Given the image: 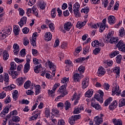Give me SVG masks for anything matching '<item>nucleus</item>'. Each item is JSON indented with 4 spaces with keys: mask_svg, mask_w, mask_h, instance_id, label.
<instances>
[{
    "mask_svg": "<svg viewBox=\"0 0 125 125\" xmlns=\"http://www.w3.org/2000/svg\"><path fill=\"white\" fill-rule=\"evenodd\" d=\"M103 86L104 89H106V90H108V89L110 88V85H109L108 83H104Z\"/></svg>",
    "mask_w": 125,
    "mask_h": 125,
    "instance_id": "obj_59",
    "label": "nucleus"
},
{
    "mask_svg": "<svg viewBox=\"0 0 125 125\" xmlns=\"http://www.w3.org/2000/svg\"><path fill=\"white\" fill-rule=\"evenodd\" d=\"M112 95H115V94H116V95H119V94H121V90H120V87L118 85L114 86V87L112 88Z\"/></svg>",
    "mask_w": 125,
    "mask_h": 125,
    "instance_id": "obj_6",
    "label": "nucleus"
},
{
    "mask_svg": "<svg viewBox=\"0 0 125 125\" xmlns=\"http://www.w3.org/2000/svg\"><path fill=\"white\" fill-rule=\"evenodd\" d=\"M92 46L93 47H97L98 46H101V43H99V42L97 40H95L92 42Z\"/></svg>",
    "mask_w": 125,
    "mask_h": 125,
    "instance_id": "obj_19",
    "label": "nucleus"
},
{
    "mask_svg": "<svg viewBox=\"0 0 125 125\" xmlns=\"http://www.w3.org/2000/svg\"><path fill=\"white\" fill-rule=\"evenodd\" d=\"M73 80L77 83V82H80L81 81V78H80V74L78 73H75L73 75Z\"/></svg>",
    "mask_w": 125,
    "mask_h": 125,
    "instance_id": "obj_25",
    "label": "nucleus"
},
{
    "mask_svg": "<svg viewBox=\"0 0 125 125\" xmlns=\"http://www.w3.org/2000/svg\"><path fill=\"white\" fill-rule=\"evenodd\" d=\"M31 43L33 46H37V44H36V38H32V40L31 41Z\"/></svg>",
    "mask_w": 125,
    "mask_h": 125,
    "instance_id": "obj_62",
    "label": "nucleus"
},
{
    "mask_svg": "<svg viewBox=\"0 0 125 125\" xmlns=\"http://www.w3.org/2000/svg\"><path fill=\"white\" fill-rule=\"evenodd\" d=\"M105 73H106V71H105L104 67L101 66L98 69V71L97 72V75L98 76H99V77H102V76H104Z\"/></svg>",
    "mask_w": 125,
    "mask_h": 125,
    "instance_id": "obj_9",
    "label": "nucleus"
},
{
    "mask_svg": "<svg viewBox=\"0 0 125 125\" xmlns=\"http://www.w3.org/2000/svg\"><path fill=\"white\" fill-rule=\"evenodd\" d=\"M80 6V3L76 2L73 5V9H79Z\"/></svg>",
    "mask_w": 125,
    "mask_h": 125,
    "instance_id": "obj_57",
    "label": "nucleus"
},
{
    "mask_svg": "<svg viewBox=\"0 0 125 125\" xmlns=\"http://www.w3.org/2000/svg\"><path fill=\"white\" fill-rule=\"evenodd\" d=\"M74 13L76 16V17H80L81 16V14H80V11L79 9H73Z\"/></svg>",
    "mask_w": 125,
    "mask_h": 125,
    "instance_id": "obj_44",
    "label": "nucleus"
},
{
    "mask_svg": "<svg viewBox=\"0 0 125 125\" xmlns=\"http://www.w3.org/2000/svg\"><path fill=\"white\" fill-rule=\"evenodd\" d=\"M119 36L120 37H124V36H125V29L124 28V27H122L121 28V29L119 30Z\"/></svg>",
    "mask_w": 125,
    "mask_h": 125,
    "instance_id": "obj_33",
    "label": "nucleus"
},
{
    "mask_svg": "<svg viewBox=\"0 0 125 125\" xmlns=\"http://www.w3.org/2000/svg\"><path fill=\"white\" fill-rule=\"evenodd\" d=\"M91 3L93 4H99L100 3V0H90Z\"/></svg>",
    "mask_w": 125,
    "mask_h": 125,
    "instance_id": "obj_58",
    "label": "nucleus"
},
{
    "mask_svg": "<svg viewBox=\"0 0 125 125\" xmlns=\"http://www.w3.org/2000/svg\"><path fill=\"white\" fill-rule=\"evenodd\" d=\"M87 86H88V80H87V77H86L82 82V87L83 88H86Z\"/></svg>",
    "mask_w": 125,
    "mask_h": 125,
    "instance_id": "obj_16",
    "label": "nucleus"
},
{
    "mask_svg": "<svg viewBox=\"0 0 125 125\" xmlns=\"http://www.w3.org/2000/svg\"><path fill=\"white\" fill-rule=\"evenodd\" d=\"M70 106H71V104L70 103V102H68L67 101H66L65 103V106H64L66 111L69 109Z\"/></svg>",
    "mask_w": 125,
    "mask_h": 125,
    "instance_id": "obj_47",
    "label": "nucleus"
},
{
    "mask_svg": "<svg viewBox=\"0 0 125 125\" xmlns=\"http://www.w3.org/2000/svg\"><path fill=\"white\" fill-rule=\"evenodd\" d=\"M31 59H32V57H31V55H27L26 56V63H30V62L31 61Z\"/></svg>",
    "mask_w": 125,
    "mask_h": 125,
    "instance_id": "obj_64",
    "label": "nucleus"
},
{
    "mask_svg": "<svg viewBox=\"0 0 125 125\" xmlns=\"http://www.w3.org/2000/svg\"><path fill=\"white\" fill-rule=\"evenodd\" d=\"M120 53V52L119 51H115L114 52H113L111 53L110 55H109V57L110 58H113V57H115V56L118 55Z\"/></svg>",
    "mask_w": 125,
    "mask_h": 125,
    "instance_id": "obj_34",
    "label": "nucleus"
},
{
    "mask_svg": "<svg viewBox=\"0 0 125 125\" xmlns=\"http://www.w3.org/2000/svg\"><path fill=\"white\" fill-rule=\"evenodd\" d=\"M29 31H30V29H29V28L27 27H25L22 29V32L23 34H28Z\"/></svg>",
    "mask_w": 125,
    "mask_h": 125,
    "instance_id": "obj_63",
    "label": "nucleus"
},
{
    "mask_svg": "<svg viewBox=\"0 0 125 125\" xmlns=\"http://www.w3.org/2000/svg\"><path fill=\"white\" fill-rule=\"evenodd\" d=\"M91 106L93 108H94L95 109H96V110H102V108L101 107V106H100V105H99V104L96 103V101L94 100L92 101Z\"/></svg>",
    "mask_w": 125,
    "mask_h": 125,
    "instance_id": "obj_7",
    "label": "nucleus"
},
{
    "mask_svg": "<svg viewBox=\"0 0 125 125\" xmlns=\"http://www.w3.org/2000/svg\"><path fill=\"white\" fill-rule=\"evenodd\" d=\"M119 42V39L117 37H113L111 39V41L109 42L110 43H117Z\"/></svg>",
    "mask_w": 125,
    "mask_h": 125,
    "instance_id": "obj_37",
    "label": "nucleus"
},
{
    "mask_svg": "<svg viewBox=\"0 0 125 125\" xmlns=\"http://www.w3.org/2000/svg\"><path fill=\"white\" fill-rule=\"evenodd\" d=\"M48 64L49 65V68H50V69H56V66L54 65V63H53V62H50V61H48Z\"/></svg>",
    "mask_w": 125,
    "mask_h": 125,
    "instance_id": "obj_38",
    "label": "nucleus"
},
{
    "mask_svg": "<svg viewBox=\"0 0 125 125\" xmlns=\"http://www.w3.org/2000/svg\"><path fill=\"white\" fill-rule=\"evenodd\" d=\"M65 64H67L66 67H68V66H69V67H72L73 66V63H72V62L71 61H69V60L65 61Z\"/></svg>",
    "mask_w": 125,
    "mask_h": 125,
    "instance_id": "obj_53",
    "label": "nucleus"
},
{
    "mask_svg": "<svg viewBox=\"0 0 125 125\" xmlns=\"http://www.w3.org/2000/svg\"><path fill=\"white\" fill-rule=\"evenodd\" d=\"M3 80L5 83H9V76L7 73H5L3 76Z\"/></svg>",
    "mask_w": 125,
    "mask_h": 125,
    "instance_id": "obj_27",
    "label": "nucleus"
},
{
    "mask_svg": "<svg viewBox=\"0 0 125 125\" xmlns=\"http://www.w3.org/2000/svg\"><path fill=\"white\" fill-rule=\"evenodd\" d=\"M39 4L40 5L41 9H44L45 8V5H46V3L44 2L43 0H40L39 1Z\"/></svg>",
    "mask_w": 125,
    "mask_h": 125,
    "instance_id": "obj_23",
    "label": "nucleus"
},
{
    "mask_svg": "<svg viewBox=\"0 0 125 125\" xmlns=\"http://www.w3.org/2000/svg\"><path fill=\"white\" fill-rule=\"evenodd\" d=\"M44 39L46 42H49L52 39V35L50 32H46L44 36Z\"/></svg>",
    "mask_w": 125,
    "mask_h": 125,
    "instance_id": "obj_10",
    "label": "nucleus"
},
{
    "mask_svg": "<svg viewBox=\"0 0 125 125\" xmlns=\"http://www.w3.org/2000/svg\"><path fill=\"white\" fill-rule=\"evenodd\" d=\"M58 92L59 94H62V95H64V96L65 95H67V94H68V92L66 91V85L63 84L59 88Z\"/></svg>",
    "mask_w": 125,
    "mask_h": 125,
    "instance_id": "obj_5",
    "label": "nucleus"
},
{
    "mask_svg": "<svg viewBox=\"0 0 125 125\" xmlns=\"http://www.w3.org/2000/svg\"><path fill=\"white\" fill-rule=\"evenodd\" d=\"M30 85H31V81H27L25 83L24 87L26 89H28V88H29V87H30Z\"/></svg>",
    "mask_w": 125,
    "mask_h": 125,
    "instance_id": "obj_43",
    "label": "nucleus"
},
{
    "mask_svg": "<svg viewBox=\"0 0 125 125\" xmlns=\"http://www.w3.org/2000/svg\"><path fill=\"white\" fill-rule=\"evenodd\" d=\"M2 32H4V33L7 35V36L10 35L11 33V27H6L2 30Z\"/></svg>",
    "mask_w": 125,
    "mask_h": 125,
    "instance_id": "obj_17",
    "label": "nucleus"
},
{
    "mask_svg": "<svg viewBox=\"0 0 125 125\" xmlns=\"http://www.w3.org/2000/svg\"><path fill=\"white\" fill-rule=\"evenodd\" d=\"M71 99L72 101L75 100L74 103V105H77V104L79 103V100H80V96H77V93H75L73 95V98Z\"/></svg>",
    "mask_w": 125,
    "mask_h": 125,
    "instance_id": "obj_15",
    "label": "nucleus"
},
{
    "mask_svg": "<svg viewBox=\"0 0 125 125\" xmlns=\"http://www.w3.org/2000/svg\"><path fill=\"white\" fill-rule=\"evenodd\" d=\"M20 55L21 56H24L26 55V49H22L21 51H20Z\"/></svg>",
    "mask_w": 125,
    "mask_h": 125,
    "instance_id": "obj_60",
    "label": "nucleus"
},
{
    "mask_svg": "<svg viewBox=\"0 0 125 125\" xmlns=\"http://www.w3.org/2000/svg\"><path fill=\"white\" fill-rule=\"evenodd\" d=\"M36 1L37 0H29L28 4V5H30V6H32V5H34V4H35Z\"/></svg>",
    "mask_w": 125,
    "mask_h": 125,
    "instance_id": "obj_61",
    "label": "nucleus"
},
{
    "mask_svg": "<svg viewBox=\"0 0 125 125\" xmlns=\"http://www.w3.org/2000/svg\"><path fill=\"white\" fill-rule=\"evenodd\" d=\"M24 83H25V81H24L23 78L21 77L17 79V83L18 85H22Z\"/></svg>",
    "mask_w": 125,
    "mask_h": 125,
    "instance_id": "obj_18",
    "label": "nucleus"
},
{
    "mask_svg": "<svg viewBox=\"0 0 125 125\" xmlns=\"http://www.w3.org/2000/svg\"><path fill=\"white\" fill-rule=\"evenodd\" d=\"M100 48H96L93 50V53H94L95 55L98 54V53H100Z\"/></svg>",
    "mask_w": 125,
    "mask_h": 125,
    "instance_id": "obj_54",
    "label": "nucleus"
},
{
    "mask_svg": "<svg viewBox=\"0 0 125 125\" xmlns=\"http://www.w3.org/2000/svg\"><path fill=\"white\" fill-rule=\"evenodd\" d=\"M35 87H36V91H35L36 95H38V94H39L41 92L40 91V90H41V85H36Z\"/></svg>",
    "mask_w": 125,
    "mask_h": 125,
    "instance_id": "obj_41",
    "label": "nucleus"
},
{
    "mask_svg": "<svg viewBox=\"0 0 125 125\" xmlns=\"http://www.w3.org/2000/svg\"><path fill=\"white\" fill-rule=\"evenodd\" d=\"M113 72L115 74H117V75H120V67H115Z\"/></svg>",
    "mask_w": 125,
    "mask_h": 125,
    "instance_id": "obj_51",
    "label": "nucleus"
},
{
    "mask_svg": "<svg viewBox=\"0 0 125 125\" xmlns=\"http://www.w3.org/2000/svg\"><path fill=\"white\" fill-rule=\"evenodd\" d=\"M26 23H27V17H23L21 19L20 21L19 22V24L22 28L24 26V23L26 24Z\"/></svg>",
    "mask_w": 125,
    "mask_h": 125,
    "instance_id": "obj_11",
    "label": "nucleus"
},
{
    "mask_svg": "<svg viewBox=\"0 0 125 125\" xmlns=\"http://www.w3.org/2000/svg\"><path fill=\"white\" fill-rule=\"evenodd\" d=\"M19 32H20V28H19V26H15L14 27V33L15 36H18V35H19Z\"/></svg>",
    "mask_w": 125,
    "mask_h": 125,
    "instance_id": "obj_26",
    "label": "nucleus"
},
{
    "mask_svg": "<svg viewBox=\"0 0 125 125\" xmlns=\"http://www.w3.org/2000/svg\"><path fill=\"white\" fill-rule=\"evenodd\" d=\"M3 58L4 60H7L9 57V54H8V53L6 51H4L3 52Z\"/></svg>",
    "mask_w": 125,
    "mask_h": 125,
    "instance_id": "obj_31",
    "label": "nucleus"
},
{
    "mask_svg": "<svg viewBox=\"0 0 125 125\" xmlns=\"http://www.w3.org/2000/svg\"><path fill=\"white\" fill-rule=\"evenodd\" d=\"M118 105V103L116 101H114L109 106V110H113V109L116 108Z\"/></svg>",
    "mask_w": 125,
    "mask_h": 125,
    "instance_id": "obj_21",
    "label": "nucleus"
},
{
    "mask_svg": "<svg viewBox=\"0 0 125 125\" xmlns=\"http://www.w3.org/2000/svg\"><path fill=\"white\" fill-rule=\"evenodd\" d=\"M6 37H7V35L4 33V32L1 31L0 32V40H4Z\"/></svg>",
    "mask_w": 125,
    "mask_h": 125,
    "instance_id": "obj_30",
    "label": "nucleus"
},
{
    "mask_svg": "<svg viewBox=\"0 0 125 125\" xmlns=\"http://www.w3.org/2000/svg\"><path fill=\"white\" fill-rule=\"evenodd\" d=\"M92 94H93V90L90 89L88 90L85 94V97H91L92 96Z\"/></svg>",
    "mask_w": 125,
    "mask_h": 125,
    "instance_id": "obj_24",
    "label": "nucleus"
},
{
    "mask_svg": "<svg viewBox=\"0 0 125 125\" xmlns=\"http://www.w3.org/2000/svg\"><path fill=\"white\" fill-rule=\"evenodd\" d=\"M29 43H30V41L28 40V38H24L23 40V45L26 46V45H29Z\"/></svg>",
    "mask_w": 125,
    "mask_h": 125,
    "instance_id": "obj_48",
    "label": "nucleus"
},
{
    "mask_svg": "<svg viewBox=\"0 0 125 125\" xmlns=\"http://www.w3.org/2000/svg\"><path fill=\"white\" fill-rule=\"evenodd\" d=\"M83 105H79L78 107L75 109L73 111V114H80L81 111H83Z\"/></svg>",
    "mask_w": 125,
    "mask_h": 125,
    "instance_id": "obj_14",
    "label": "nucleus"
},
{
    "mask_svg": "<svg viewBox=\"0 0 125 125\" xmlns=\"http://www.w3.org/2000/svg\"><path fill=\"white\" fill-rule=\"evenodd\" d=\"M51 16L52 18H55L56 16V9L53 8L51 11Z\"/></svg>",
    "mask_w": 125,
    "mask_h": 125,
    "instance_id": "obj_49",
    "label": "nucleus"
},
{
    "mask_svg": "<svg viewBox=\"0 0 125 125\" xmlns=\"http://www.w3.org/2000/svg\"><path fill=\"white\" fill-rule=\"evenodd\" d=\"M98 93L96 94L94 96V98L99 101L100 103H103V96H104V93L102 90H99Z\"/></svg>",
    "mask_w": 125,
    "mask_h": 125,
    "instance_id": "obj_1",
    "label": "nucleus"
},
{
    "mask_svg": "<svg viewBox=\"0 0 125 125\" xmlns=\"http://www.w3.org/2000/svg\"><path fill=\"white\" fill-rule=\"evenodd\" d=\"M14 51L13 52L14 53L15 55H17L18 53H19V45L17 43L14 44L13 45Z\"/></svg>",
    "mask_w": 125,
    "mask_h": 125,
    "instance_id": "obj_12",
    "label": "nucleus"
},
{
    "mask_svg": "<svg viewBox=\"0 0 125 125\" xmlns=\"http://www.w3.org/2000/svg\"><path fill=\"white\" fill-rule=\"evenodd\" d=\"M48 94L49 95V96L50 97H52V98H53L54 97V96H55V94H54V91L53 90H48Z\"/></svg>",
    "mask_w": 125,
    "mask_h": 125,
    "instance_id": "obj_46",
    "label": "nucleus"
},
{
    "mask_svg": "<svg viewBox=\"0 0 125 125\" xmlns=\"http://www.w3.org/2000/svg\"><path fill=\"white\" fill-rule=\"evenodd\" d=\"M112 34L111 33H108L107 36V39H105V42L107 43L111 41H112Z\"/></svg>",
    "mask_w": 125,
    "mask_h": 125,
    "instance_id": "obj_40",
    "label": "nucleus"
},
{
    "mask_svg": "<svg viewBox=\"0 0 125 125\" xmlns=\"http://www.w3.org/2000/svg\"><path fill=\"white\" fill-rule=\"evenodd\" d=\"M105 28H106V25L101 23V25L100 26V32L101 33H102V32H103L104 30H105Z\"/></svg>",
    "mask_w": 125,
    "mask_h": 125,
    "instance_id": "obj_55",
    "label": "nucleus"
},
{
    "mask_svg": "<svg viewBox=\"0 0 125 125\" xmlns=\"http://www.w3.org/2000/svg\"><path fill=\"white\" fill-rule=\"evenodd\" d=\"M125 106V99H121L119 100V107Z\"/></svg>",
    "mask_w": 125,
    "mask_h": 125,
    "instance_id": "obj_35",
    "label": "nucleus"
},
{
    "mask_svg": "<svg viewBox=\"0 0 125 125\" xmlns=\"http://www.w3.org/2000/svg\"><path fill=\"white\" fill-rule=\"evenodd\" d=\"M11 67L10 68V70L12 71L13 70H16V63L14 62H12L10 64Z\"/></svg>",
    "mask_w": 125,
    "mask_h": 125,
    "instance_id": "obj_36",
    "label": "nucleus"
},
{
    "mask_svg": "<svg viewBox=\"0 0 125 125\" xmlns=\"http://www.w3.org/2000/svg\"><path fill=\"white\" fill-rule=\"evenodd\" d=\"M81 12L87 14L89 12V8L88 7H84V8L81 9Z\"/></svg>",
    "mask_w": 125,
    "mask_h": 125,
    "instance_id": "obj_32",
    "label": "nucleus"
},
{
    "mask_svg": "<svg viewBox=\"0 0 125 125\" xmlns=\"http://www.w3.org/2000/svg\"><path fill=\"white\" fill-rule=\"evenodd\" d=\"M63 28L65 31H69L72 28V24L70 22H66L64 24Z\"/></svg>",
    "mask_w": 125,
    "mask_h": 125,
    "instance_id": "obj_13",
    "label": "nucleus"
},
{
    "mask_svg": "<svg viewBox=\"0 0 125 125\" xmlns=\"http://www.w3.org/2000/svg\"><path fill=\"white\" fill-rule=\"evenodd\" d=\"M45 115L46 118H48V117H49V116L50 115V110H49V109L48 108L45 109Z\"/></svg>",
    "mask_w": 125,
    "mask_h": 125,
    "instance_id": "obj_52",
    "label": "nucleus"
},
{
    "mask_svg": "<svg viewBox=\"0 0 125 125\" xmlns=\"http://www.w3.org/2000/svg\"><path fill=\"white\" fill-rule=\"evenodd\" d=\"M107 22L110 25H114L116 23V17L113 16H109L107 18Z\"/></svg>",
    "mask_w": 125,
    "mask_h": 125,
    "instance_id": "obj_8",
    "label": "nucleus"
},
{
    "mask_svg": "<svg viewBox=\"0 0 125 125\" xmlns=\"http://www.w3.org/2000/svg\"><path fill=\"white\" fill-rule=\"evenodd\" d=\"M94 123L95 124H94ZM103 123V119L102 118H100L99 116H96L94 119V121H90L89 122L90 125H99Z\"/></svg>",
    "mask_w": 125,
    "mask_h": 125,
    "instance_id": "obj_3",
    "label": "nucleus"
},
{
    "mask_svg": "<svg viewBox=\"0 0 125 125\" xmlns=\"http://www.w3.org/2000/svg\"><path fill=\"white\" fill-rule=\"evenodd\" d=\"M113 100V99H112V98H109L108 99H107L106 100H105V102H104V106H108V105H109V104H110V103H111V102H112V101Z\"/></svg>",
    "mask_w": 125,
    "mask_h": 125,
    "instance_id": "obj_42",
    "label": "nucleus"
},
{
    "mask_svg": "<svg viewBox=\"0 0 125 125\" xmlns=\"http://www.w3.org/2000/svg\"><path fill=\"white\" fill-rule=\"evenodd\" d=\"M41 68H42V64H40L39 65L36 66L34 68L35 72L37 74L39 73V72H40V69H41Z\"/></svg>",
    "mask_w": 125,
    "mask_h": 125,
    "instance_id": "obj_39",
    "label": "nucleus"
},
{
    "mask_svg": "<svg viewBox=\"0 0 125 125\" xmlns=\"http://www.w3.org/2000/svg\"><path fill=\"white\" fill-rule=\"evenodd\" d=\"M33 63L35 64V65H38V64H40L41 62L40 60H38L37 58H33Z\"/></svg>",
    "mask_w": 125,
    "mask_h": 125,
    "instance_id": "obj_56",
    "label": "nucleus"
},
{
    "mask_svg": "<svg viewBox=\"0 0 125 125\" xmlns=\"http://www.w3.org/2000/svg\"><path fill=\"white\" fill-rule=\"evenodd\" d=\"M29 70H30V63L26 62L24 65L23 72L25 74H26L27 72H29Z\"/></svg>",
    "mask_w": 125,
    "mask_h": 125,
    "instance_id": "obj_22",
    "label": "nucleus"
},
{
    "mask_svg": "<svg viewBox=\"0 0 125 125\" xmlns=\"http://www.w3.org/2000/svg\"><path fill=\"white\" fill-rule=\"evenodd\" d=\"M113 123L115 125H123V123L120 120L113 119Z\"/></svg>",
    "mask_w": 125,
    "mask_h": 125,
    "instance_id": "obj_28",
    "label": "nucleus"
},
{
    "mask_svg": "<svg viewBox=\"0 0 125 125\" xmlns=\"http://www.w3.org/2000/svg\"><path fill=\"white\" fill-rule=\"evenodd\" d=\"M119 50L122 52H125V44L122 40H120L119 42L116 44Z\"/></svg>",
    "mask_w": 125,
    "mask_h": 125,
    "instance_id": "obj_4",
    "label": "nucleus"
},
{
    "mask_svg": "<svg viewBox=\"0 0 125 125\" xmlns=\"http://www.w3.org/2000/svg\"><path fill=\"white\" fill-rule=\"evenodd\" d=\"M81 118V115L78 114L70 117L68 119V122L69 124L71 125H75L76 121L80 120Z\"/></svg>",
    "mask_w": 125,
    "mask_h": 125,
    "instance_id": "obj_2",
    "label": "nucleus"
},
{
    "mask_svg": "<svg viewBox=\"0 0 125 125\" xmlns=\"http://www.w3.org/2000/svg\"><path fill=\"white\" fill-rule=\"evenodd\" d=\"M13 122H15V123H18L20 122V117L18 116H13L12 118Z\"/></svg>",
    "mask_w": 125,
    "mask_h": 125,
    "instance_id": "obj_45",
    "label": "nucleus"
},
{
    "mask_svg": "<svg viewBox=\"0 0 125 125\" xmlns=\"http://www.w3.org/2000/svg\"><path fill=\"white\" fill-rule=\"evenodd\" d=\"M9 111V108L5 107L3 109V111L0 113V117H4L5 116V114H7L8 111Z\"/></svg>",
    "mask_w": 125,
    "mask_h": 125,
    "instance_id": "obj_20",
    "label": "nucleus"
},
{
    "mask_svg": "<svg viewBox=\"0 0 125 125\" xmlns=\"http://www.w3.org/2000/svg\"><path fill=\"white\" fill-rule=\"evenodd\" d=\"M84 67L83 66H80L78 68V71L80 74H83L84 73Z\"/></svg>",
    "mask_w": 125,
    "mask_h": 125,
    "instance_id": "obj_50",
    "label": "nucleus"
},
{
    "mask_svg": "<svg viewBox=\"0 0 125 125\" xmlns=\"http://www.w3.org/2000/svg\"><path fill=\"white\" fill-rule=\"evenodd\" d=\"M31 10L33 11V13L35 16H39V13H38V11H37V7L36 5L33 6Z\"/></svg>",
    "mask_w": 125,
    "mask_h": 125,
    "instance_id": "obj_29",
    "label": "nucleus"
}]
</instances>
